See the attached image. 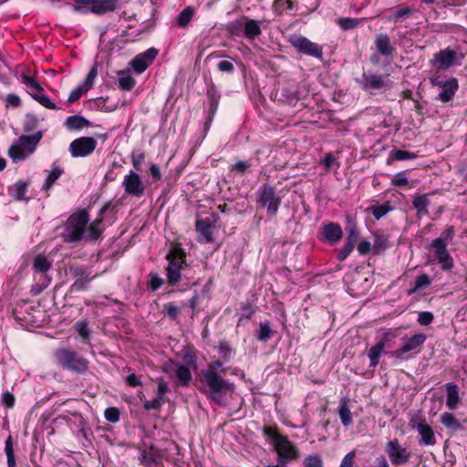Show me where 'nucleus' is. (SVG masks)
<instances>
[{
	"label": "nucleus",
	"mask_w": 467,
	"mask_h": 467,
	"mask_svg": "<svg viewBox=\"0 0 467 467\" xmlns=\"http://www.w3.org/2000/svg\"><path fill=\"white\" fill-rule=\"evenodd\" d=\"M98 66L99 64L95 62L91 68L89 69L88 74L87 75L85 81L81 84L87 90H89L94 84V80L98 76Z\"/></svg>",
	"instance_id": "obj_41"
},
{
	"label": "nucleus",
	"mask_w": 467,
	"mask_h": 467,
	"mask_svg": "<svg viewBox=\"0 0 467 467\" xmlns=\"http://www.w3.org/2000/svg\"><path fill=\"white\" fill-rule=\"evenodd\" d=\"M87 91L88 90L82 85H78L69 93L67 101L69 103H73L78 100L81 98V96Z\"/></svg>",
	"instance_id": "obj_52"
},
{
	"label": "nucleus",
	"mask_w": 467,
	"mask_h": 467,
	"mask_svg": "<svg viewBox=\"0 0 467 467\" xmlns=\"http://www.w3.org/2000/svg\"><path fill=\"white\" fill-rule=\"evenodd\" d=\"M392 157L397 161L413 160L417 154L408 150H396L392 151Z\"/></svg>",
	"instance_id": "obj_50"
},
{
	"label": "nucleus",
	"mask_w": 467,
	"mask_h": 467,
	"mask_svg": "<svg viewBox=\"0 0 467 467\" xmlns=\"http://www.w3.org/2000/svg\"><path fill=\"white\" fill-rule=\"evenodd\" d=\"M354 458H355V451L348 452L343 458L339 467H353Z\"/></svg>",
	"instance_id": "obj_64"
},
{
	"label": "nucleus",
	"mask_w": 467,
	"mask_h": 467,
	"mask_svg": "<svg viewBox=\"0 0 467 467\" xmlns=\"http://www.w3.org/2000/svg\"><path fill=\"white\" fill-rule=\"evenodd\" d=\"M201 380L206 384V389L202 391L207 398L221 407H226L228 404V395H232L234 392V384L224 379L220 375L212 373L205 378H202Z\"/></svg>",
	"instance_id": "obj_1"
},
{
	"label": "nucleus",
	"mask_w": 467,
	"mask_h": 467,
	"mask_svg": "<svg viewBox=\"0 0 467 467\" xmlns=\"http://www.w3.org/2000/svg\"><path fill=\"white\" fill-rule=\"evenodd\" d=\"M150 287L152 291L158 290L163 284V279L161 278L156 274H150Z\"/></svg>",
	"instance_id": "obj_61"
},
{
	"label": "nucleus",
	"mask_w": 467,
	"mask_h": 467,
	"mask_svg": "<svg viewBox=\"0 0 467 467\" xmlns=\"http://www.w3.org/2000/svg\"><path fill=\"white\" fill-rule=\"evenodd\" d=\"M244 36L248 39H254L261 35V27L259 22L248 17H244Z\"/></svg>",
	"instance_id": "obj_23"
},
{
	"label": "nucleus",
	"mask_w": 467,
	"mask_h": 467,
	"mask_svg": "<svg viewBox=\"0 0 467 467\" xmlns=\"http://www.w3.org/2000/svg\"><path fill=\"white\" fill-rule=\"evenodd\" d=\"M447 243L441 239H434L431 247L433 249L439 262L442 264V269L451 270L453 267V260L447 250Z\"/></svg>",
	"instance_id": "obj_17"
},
{
	"label": "nucleus",
	"mask_w": 467,
	"mask_h": 467,
	"mask_svg": "<svg viewBox=\"0 0 467 467\" xmlns=\"http://www.w3.org/2000/svg\"><path fill=\"white\" fill-rule=\"evenodd\" d=\"M196 231L203 236L207 243L213 241V226L209 218L199 219L195 223Z\"/></svg>",
	"instance_id": "obj_24"
},
{
	"label": "nucleus",
	"mask_w": 467,
	"mask_h": 467,
	"mask_svg": "<svg viewBox=\"0 0 467 467\" xmlns=\"http://www.w3.org/2000/svg\"><path fill=\"white\" fill-rule=\"evenodd\" d=\"M164 310L169 316V317L172 320H176L179 314L181 313V308L177 307L172 303H168L164 305Z\"/></svg>",
	"instance_id": "obj_59"
},
{
	"label": "nucleus",
	"mask_w": 467,
	"mask_h": 467,
	"mask_svg": "<svg viewBox=\"0 0 467 467\" xmlns=\"http://www.w3.org/2000/svg\"><path fill=\"white\" fill-rule=\"evenodd\" d=\"M346 231L348 233L347 242L356 245V243L359 238V231L356 221L351 216H347Z\"/></svg>",
	"instance_id": "obj_31"
},
{
	"label": "nucleus",
	"mask_w": 467,
	"mask_h": 467,
	"mask_svg": "<svg viewBox=\"0 0 467 467\" xmlns=\"http://www.w3.org/2000/svg\"><path fill=\"white\" fill-rule=\"evenodd\" d=\"M130 66L137 74H141L148 68L150 63L148 60H131Z\"/></svg>",
	"instance_id": "obj_54"
},
{
	"label": "nucleus",
	"mask_w": 467,
	"mask_h": 467,
	"mask_svg": "<svg viewBox=\"0 0 467 467\" xmlns=\"http://www.w3.org/2000/svg\"><path fill=\"white\" fill-rule=\"evenodd\" d=\"M273 336V331L267 323H261L257 333V339L266 342Z\"/></svg>",
	"instance_id": "obj_42"
},
{
	"label": "nucleus",
	"mask_w": 467,
	"mask_h": 467,
	"mask_svg": "<svg viewBox=\"0 0 467 467\" xmlns=\"http://www.w3.org/2000/svg\"><path fill=\"white\" fill-rule=\"evenodd\" d=\"M431 281L430 276L427 274L422 273L416 277L415 285L410 290H409L408 294L411 295L412 293H415L418 290L427 288L428 286L431 285Z\"/></svg>",
	"instance_id": "obj_35"
},
{
	"label": "nucleus",
	"mask_w": 467,
	"mask_h": 467,
	"mask_svg": "<svg viewBox=\"0 0 467 467\" xmlns=\"http://www.w3.org/2000/svg\"><path fill=\"white\" fill-rule=\"evenodd\" d=\"M74 11L87 12L88 10L98 15L112 12L116 9L118 0H76Z\"/></svg>",
	"instance_id": "obj_9"
},
{
	"label": "nucleus",
	"mask_w": 467,
	"mask_h": 467,
	"mask_svg": "<svg viewBox=\"0 0 467 467\" xmlns=\"http://www.w3.org/2000/svg\"><path fill=\"white\" fill-rule=\"evenodd\" d=\"M412 204L417 211L418 217L426 216L429 213V194L416 195L412 200Z\"/></svg>",
	"instance_id": "obj_25"
},
{
	"label": "nucleus",
	"mask_w": 467,
	"mask_h": 467,
	"mask_svg": "<svg viewBox=\"0 0 467 467\" xmlns=\"http://www.w3.org/2000/svg\"><path fill=\"white\" fill-rule=\"evenodd\" d=\"M176 377L179 380L180 385L188 386L192 380V373L186 365H179L176 369Z\"/></svg>",
	"instance_id": "obj_33"
},
{
	"label": "nucleus",
	"mask_w": 467,
	"mask_h": 467,
	"mask_svg": "<svg viewBox=\"0 0 467 467\" xmlns=\"http://www.w3.org/2000/svg\"><path fill=\"white\" fill-rule=\"evenodd\" d=\"M67 128L70 130H81L89 125V121L79 115H72L67 118L65 122Z\"/></svg>",
	"instance_id": "obj_29"
},
{
	"label": "nucleus",
	"mask_w": 467,
	"mask_h": 467,
	"mask_svg": "<svg viewBox=\"0 0 467 467\" xmlns=\"http://www.w3.org/2000/svg\"><path fill=\"white\" fill-rule=\"evenodd\" d=\"M5 451L7 458V467H16V459L11 436H8V438L5 441Z\"/></svg>",
	"instance_id": "obj_39"
},
{
	"label": "nucleus",
	"mask_w": 467,
	"mask_h": 467,
	"mask_svg": "<svg viewBox=\"0 0 467 467\" xmlns=\"http://www.w3.org/2000/svg\"><path fill=\"white\" fill-rule=\"evenodd\" d=\"M93 277L86 275V277L78 278L72 285V290L74 291H84L88 289V283Z\"/></svg>",
	"instance_id": "obj_49"
},
{
	"label": "nucleus",
	"mask_w": 467,
	"mask_h": 467,
	"mask_svg": "<svg viewBox=\"0 0 467 467\" xmlns=\"http://www.w3.org/2000/svg\"><path fill=\"white\" fill-rule=\"evenodd\" d=\"M75 327H76V329L78 332V334L83 338H88V337H89V330H88V324L86 322H84V321L77 322Z\"/></svg>",
	"instance_id": "obj_63"
},
{
	"label": "nucleus",
	"mask_w": 467,
	"mask_h": 467,
	"mask_svg": "<svg viewBox=\"0 0 467 467\" xmlns=\"http://www.w3.org/2000/svg\"><path fill=\"white\" fill-rule=\"evenodd\" d=\"M349 399L347 397H343L340 400L339 407H338V415L340 417L341 422L345 427H348L352 423V414L349 410Z\"/></svg>",
	"instance_id": "obj_26"
},
{
	"label": "nucleus",
	"mask_w": 467,
	"mask_h": 467,
	"mask_svg": "<svg viewBox=\"0 0 467 467\" xmlns=\"http://www.w3.org/2000/svg\"><path fill=\"white\" fill-rule=\"evenodd\" d=\"M375 45L378 51L384 57L390 56L394 49L389 36L386 34L378 35L375 39Z\"/></svg>",
	"instance_id": "obj_21"
},
{
	"label": "nucleus",
	"mask_w": 467,
	"mask_h": 467,
	"mask_svg": "<svg viewBox=\"0 0 467 467\" xmlns=\"http://www.w3.org/2000/svg\"><path fill=\"white\" fill-rule=\"evenodd\" d=\"M55 358L57 363L64 369L71 370L78 374H84L88 370V360L73 350L67 348L57 349L55 351Z\"/></svg>",
	"instance_id": "obj_6"
},
{
	"label": "nucleus",
	"mask_w": 467,
	"mask_h": 467,
	"mask_svg": "<svg viewBox=\"0 0 467 467\" xmlns=\"http://www.w3.org/2000/svg\"><path fill=\"white\" fill-rule=\"evenodd\" d=\"M218 351L224 361H228L231 358L233 349L230 348L226 341H220Z\"/></svg>",
	"instance_id": "obj_51"
},
{
	"label": "nucleus",
	"mask_w": 467,
	"mask_h": 467,
	"mask_svg": "<svg viewBox=\"0 0 467 467\" xmlns=\"http://www.w3.org/2000/svg\"><path fill=\"white\" fill-rule=\"evenodd\" d=\"M360 23V19L358 18H350V17H342L339 18L337 24L343 30H349L356 28Z\"/></svg>",
	"instance_id": "obj_44"
},
{
	"label": "nucleus",
	"mask_w": 467,
	"mask_h": 467,
	"mask_svg": "<svg viewBox=\"0 0 467 467\" xmlns=\"http://www.w3.org/2000/svg\"><path fill=\"white\" fill-rule=\"evenodd\" d=\"M144 159H145V153L143 151L133 152L131 154V162H132L133 167L138 171L140 170L141 165L144 161Z\"/></svg>",
	"instance_id": "obj_56"
},
{
	"label": "nucleus",
	"mask_w": 467,
	"mask_h": 467,
	"mask_svg": "<svg viewBox=\"0 0 467 467\" xmlns=\"http://www.w3.org/2000/svg\"><path fill=\"white\" fill-rule=\"evenodd\" d=\"M427 336L424 333H417L410 338H403L400 348L392 352L391 356L398 359H403L404 355L420 348L426 341Z\"/></svg>",
	"instance_id": "obj_16"
},
{
	"label": "nucleus",
	"mask_w": 467,
	"mask_h": 467,
	"mask_svg": "<svg viewBox=\"0 0 467 467\" xmlns=\"http://www.w3.org/2000/svg\"><path fill=\"white\" fill-rule=\"evenodd\" d=\"M389 75L383 76L371 71H364L357 82L359 87L370 93L373 91H385L390 88Z\"/></svg>",
	"instance_id": "obj_8"
},
{
	"label": "nucleus",
	"mask_w": 467,
	"mask_h": 467,
	"mask_svg": "<svg viewBox=\"0 0 467 467\" xmlns=\"http://www.w3.org/2000/svg\"><path fill=\"white\" fill-rule=\"evenodd\" d=\"M42 136L41 130L31 135L20 136L17 142L10 146L8 150L9 157L14 161L25 160L27 155L34 152Z\"/></svg>",
	"instance_id": "obj_5"
},
{
	"label": "nucleus",
	"mask_w": 467,
	"mask_h": 467,
	"mask_svg": "<svg viewBox=\"0 0 467 467\" xmlns=\"http://www.w3.org/2000/svg\"><path fill=\"white\" fill-rule=\"evenodd\" d=\"M441 422L447 428L452 431H458L462 429V424L455 418V416L450 412H444L441 416Z\"/></svg>",
	"instance_id": "obj_34"
},
{
	"label": "nucleus",
	"mask_w": 467,
	"mask_h": 467,
	"mask_svg": "<svg viewBox=\"0 0 467 467\" xmlns=\"http://www.w3.org/2000/svg\"><path fill=\"white\" fill-rule=\"evenodd\" d=\"M194 15V9L192 6L184 8L177 17V25L180 27H185L191 22Z\"/></svg>",
	"instance_id": "obj_36"
},
{
	"label": "nucleus",
	"mask_w": 467,
	"mask_h": 467,
	"mask_svg": "<svg viewBox=\"0 0 467 467\" xmlns=\"http://www.w3.org/2000/svg\"><path fill=\"white\" fill-rule=\"evenodd\" d=\"M86 232L87 238L89 241H97L103 232L102 218H97L91 223H89V225H88L87 227Z\"/></svg>",
	"instance_id": "obj_28"
},
{
	"label": "nucleus",
	"mask_w": 467,
	"mask_h": 467,
	"mask_svg": "<svg viewBox=\"0 0 467 467\" xmlns=\"http://www.w3.org/2000/svg\"><path fill=\"white\" fill-rule=\"evenodd\" d=\"M118 76V86L121 90L130 91L136 85V80L131 76L130 68L119 70Z\"/></svg>",
	"instance_id": "obj_20"
},
{
	"label": "nucleus",
	"mask_w": 467,
	"mask_h": 467,
	"mask_svg": "<svg viewBox=\"0 0 467 467\" xmlns=\"http://www.w3.org/2000/svg\"><path fill=\"white\" fill-rule=\"evenodd\" d=\"M368 210L371 211V213L373 214L375 219L379 220L384 215H386L389 211H391V207L389 203L387 202L382 205L371 206Z\"/></svg>",
	"instance_id": "obj_40"
},
{
	"label": "nucleus",
	"mask_w": 467,
	"mask_h": 467,
	"mask_svg": "<svg viewBox=\"0 0 467 467\" xmlns=\"http://www.w3.org/2000/svg\"><path fill=\"white\" fill-rule=\"evenodd\" d=\"M342 229L338 223H330L325 225L323 234L326 240L330 243H336L342 238Z\"/></svg>",
	"instance_id": "obj_22"
},
{
	"label": "nucleus",
	"mask_w": 467,
	"mask_h": 467,
	"mask_svg": "<svg viewBox=\"0 0 467 467\" xmlns=\"http://www.w3.org/2000/svg\"><path fill=\"white\" fill-rule=\"evenodd\" d=\"M389 341L388 336L384 335V337L379 339L376 345L371 347L368 351V356L369 358V367L370 368H376L379 362V358L382 355V353L385 350L387 342Z\"/></svg>",
	"instance_id": "obj_19"
},
{
	"label": "nucleus",
	"mask_w": 467,
	"mask_h": 467,
	"mask_svg": "<svg viewBox=\"0 0 467 467\" xmlns=\"http://www.w3.org/2000/svg\"><path fill=\"white\" fill-rule=\"evenodd\" d=\"M420 440L419 441L420 445L433 446L436 444V438L432 428L426 424L424 421H420L415 426Z\"/></svg>",
	"instance_id": "obj_18"
},
{
	"label": "nucleus",
	"mask_w": 467,
	"mask_h": 467,
	"mask_svg": "<svg viewBox=\"0 0 467 467\" xmlns=\"http://www.w3.org/2000/svg\"><path fill=\"white\" fill-rule=\"evenodd\" d=\"M122 186L126 194L136 198H140L145 192V185L142 179L132 170L124 176Z\"/></svg>",
	"instance_id": "obj_12"
},
{
	"label": "nucleus",
	"mask_w": 467,
	"mask_h": 467,
	"mask_svg": "<svg viewBox=\"0 0 467 467\" xmlns=\"http://www.w3.org/2000/svg\"><path fill=\"white\" fill-rule=\"evenodd\" d=\"M431 83L441 88L437 99L443 103L451 101L459 88L458 80L455 78H451L445 81L441 80L438 77L431 78Z\"/></svg>",
	"instance_id": "obj_14"
},
{
	"label": "nucleus",
	"mask_w": 467,
	"mask_h": 467,
	"mask_svg": "<svg viewBox=\"0 0 467 467\" xmlns=\"http://www.w3.org/2000/svg\"><path fill=\"white\" fill-rule=\"evenodd\" d=\"M52 266V260H49L42 254H38L34 257L33 268L38 275H35L36 284L32 285L31 294L37 296L43 292L51 283V277L47 275V271Z\"/></svg>",
	"instance_id": "obj_7"
},
{
	"label": "nucleus",
	"mask_w": 467,
	"mask_h": 467,
	"mask_svg": "<svg viewBox=\"0 0 467 467\" xmlns=\"http://www.w3.org/2000/svg\"><path fill=\"white\" fill-rule=\"evenodd\" d=\"M119 410L116 407H109L104 411L106 420L111 423H116L119 420Z\"/></svg>",
	"instance_id": "obj_47"
},
{
	"label": "nucleus",
	"mask_w": 467,
	"mask_h": 467,
	"mask_svg": "<svg viewBox=\"0 0 467 467\" xmlns=\"http://www.w3.org/2000/svg\"><path fill=\"white\" fill-rule=\"evenodd\" d=\"M265 434L272 440L275 450L277 453V462L281 467L299 457V451L295 444H293L285 436L266 427L264 431Z\"/></svg>",
	"instance_id": "obj_3"
},
{
	"label": "nucleus",
	"mask_w": 467,
	"mask_h": 467,
	"mask_svg": "<svg viewBox=\"0 0 467 467\" xmlns=\"http://www.w3.org/2000/svg\"><path fill=\"white\" fill-rule=\"evenodd\" d=\"M223 367V361L217 359V360H213L212 362H210L207 366V368L206 369H202L201 371V377L202 378H205L207 377L210 373L212 374H214V375H219L218 374V369H220L221 368Z\"/></svg>",
	"instance_id": "obj_45"
},
{
	"label": "nucleus",
	"mask_w": 467,
	"mask_h": 467,
	"mask_svg": "<svg viewBox=\"0 0 467 467\" xmlns=\"http://www.w3.org/2000/svg\"><path fill=\"white\" fill-rule=\"evenodd\" d=\"M304 467H323L321 458L318 455H309L303 462Z\"/></svg>",
	"instance_id": "obj_53"
},
{
	"label": "nucleus",
	"mask_w": 467,
	"mask_h": 467,
	"mask_svg": "<svg viewBox=\"0 0 467 467\" xmlns=\"http://www.w3.org/2000/svg\"><path fill=\"white\" fill-rule=\"evenodd\" d=\"M165 258L169 262L166 267L168 284L171 286L177 285L182 280L181 272L187 265L186 253L180 244H172Z\"/></svg>",
	"instance_id": "obj_4"
},
{
	"label": "nucleus",
	"mask_w": 467,
	"mask_h": 467,
	"mask_svg": "<svg viewBox=\"0 0 467 467\" xmlns=\"http://www.w3.org/2000/svg\"><path fill=\"white\" fill-rule=\"evenodd\" d=\"M275 97H278V99L283 100L288 104H295L298 99L296 91L288 88L277 89Z\"/></svg>",
	"instance_id": "obj_32"
},
{
	"label": "nucleus",
	"mask_w": 467,
	"mask_h": 467,
	"mask_svg": "<svg viewBox=\"0 0 467 467\" xmlns=\"http://www.w3.org/2000/svg\"><path fill=\"white\" fill-rule=\"evenodd\" d=\"M32 98L39 102L42 106L49 109H57V105L51 101V99L43 94V91H38L37 93H31Z\"/></svg>",
	"instance_id": "obj_38"
},
{
	"label": "nucleus",
	"mask_w": 467,
	"mask_h": 467,
	"mask_svg": "<svg viewBox=\"0 0 467 467\" xmlns=\"http://www.w3.org/2000/svg\"><path fill=\"white\" fill-rule=\"evenodd\" d=\"M322 164L325 166L327 171L330 170L335 164L338 166L337 159L332 152H328L325 155L324 159L322 160Z\"/></svg>",
	"instance_id": "obj_60"
},
{
	"label": "nucleus",
	"mask_w": 467,
	"mask_h": 467,
	"mask_svg": "<svg viewBox=\"0 0 467 467\" xmlns=\"http://www.w3.org/2000/svg\"><path fill=\"white\" fill-rule=\"evenodd\" d=\"M64 171L57 163H53L52 170L48 172L47 179L42 186V189L46 192L49 191L53 184L58 180L63 174Z\"/></svg>",
	"instance_id": "obj_30"
},
{
	"label": "nucleus",
	"mask_w": 467,
	"mask_h": 467,
	"mask_svg": "<svg viewBox=\"0 0 467 467\" xmlns=\"http://www.w3.org/2000/svg\"><path fill=\"white\" fill-rule=\"evenodd\" d=\"M289 41L298 52L318 58L322 57V47L317 44L311 42L306 37L295 36H292Z\"/></svg>",
	"instance_id": "obj_13"
},
{
	"label": "nucleus",
	"mask_w": 467,
	"mask_h": 467,
	"mask_svg": "<svg viewBox=\"0 0 467 467\" xmlns=\"http://www.w3.org/2000/svg\"><path fill=\"white\" fill-rule=\"evenodd\" d=\"M22 83L26 85L28 88L34 90V93H37L38 91H43L42 87L36 82L33 78L23 74L22 75Z\"/></svg>",
	"instance_id": "obj_48"
},
{
	"label": "nucleus",
	"mask_w": 467,
	"mask_h": 467,
	"mask_svg": "<svg viewBox=\"0 0 467 467\" xmlns=\"http://www.w3.org/2000/svg\"><path fill=\"white\" fill-rule=\"evenodd\" d=\"M244 24L243 20H235L228 26V29L233 35L240 36L244 33Z\"/></svg>",
	"instance_id": "obj_58"
},
{
	"label": "nucleus",
	"mask_w": 467,
	"mask_h": 467,
	"mask_svg": "<svg viewBox=\"0 0 467 467\" xmlns=\"http://www.w3.org/2000/svg\"><path fill=\"white\" fill-rule=\"evenodd\" d=\"M434 319V316L431 312L423 311L420 312L418 316V322L421 326H429Z\"/></svg>",
	"instance_id": "obj_57"
},
{
	"label": "nucleus",
	"mask_w": 467,
	"mask_h": 467,
	"mask_svg": "<svg viewBox=\"0 0 467 467\" xmlns=\"http://www.w3.org/2000/svg\"><path fill=\"white\" fill-rule=\"evenodd\" d=\"M28 183L23 181H18L14 186V197L17 201H26V192L27 191Z\"/></svg>",
	"instance_id": "obj_37"
},
{
	"label": "nucleus",
	"mask_w": 467,
	"mask_h": 467,
	"mask_svg": "<svg viewBox=\"0 0 467 467\" xmlns=\"http://www.w3.org/2000/svg\"><path fill=\"white\" fill-rule=\"evenodd\" d=\"M446 389H447L446 406L450 410H454V409H456V407L460 401L458 386L454 383H448V384H446Z\"/></svg>",
	"instance_id": "obj_27"
},
{
	"label": "nucleus",
	"mask_w": 467,
	"mask_h": 467,
	"mask_svg": "<svg viewBox=\"0 0 467 467\" xmlns=\"http://www.w3.org/2000/svg\"><path fill=\"white\" fill-rule=\"evenodd\" d=\"M355 244L348 243L346 241L344 246L337 253V259L339 261H344L353 251Z\"/></svg>",
	"instance_id": "obj_55"
},
{
	"label": "nucleus",
	"mask_w": 467,
	"mask_h": 467,
	"mask_svg": "<svg viewBox=\"0 0 467 467\" xmlns=\"http://www.w3.org/2000/svg\"><path fill=\"white\" fill-rule=\"evenodd\" d=\"M89 214L86 210L72 213L65 223L61 237L67 243H77L83 239L86 233Z\"/></svg>",
	"instance_id": "obj_2"
},
{
	"label": "nucleus",
	"mask_w": 467,
	"mask_h": 467,
	"mask_svg": "<svg viewBox=\"0 0 467 467\" xmlns=\"http://www.w3.org/2000/svg\"><path fill=\"white\" fill-rule=\"evenodd\" d=\"M258 202L263 207H266L268 213L271 216H274L279 209L281 198L276 195L275 188L274 186L264 184L259 190Z\"/></svg>",
	"instance_id": "obj_10"
},
{
	"label": "nucleus",
	"mask_w": 467,
	"mask_h": 467,
	"mask_svg": "<svg viewBox=\"0 0 467 467\" xmlns=\"http://www.w3.org/2000/svg\"><path fill=\"white\" fill-rule=\"evenodd\" d=\"M389 247V239L388 236L381 234H376L374 238L373 249L375 251L385 250Z\"/></svg>",
	"instance_id": "obj_43"
},
{
	"label": "nucleus",
	"mask_w": 467,
	"mask_h": 467,
	"mask_svg": "<svg viewBox=\"0 0 467 467\" xmlns=\"http://www.w3.org/2000/svg\"><path fill=\"white\" fill-rule=\"evenodd\" d=\"M164 400L161 395H157L154 399L150 400H146L143 404V408L145 410H159L163 404Z\"/></svg>",
	"instance_id": "obj_46"
},
{
	"label": "nucleus",
	"mask_w": 467,
	"mask_h": 467,
	"mask_svg": "<svg viewBox=\"0 0 467 467\" xmlns=\"http://www.w3.org/2000/svg\"><path fill=\"white\" fill-rule=\"evenodd\" d=\"M97 140L92 137H80L69 144V152L73 158H83L90 155L96 149Z\"/></svg>",
	"instance_id": "obj_11"
},
{
	"label": "nucleus",
	"mask_w": 467,
	"mask_h": 467,
	"mask_svg": "<svg viewBox=\"0 0 467 467\" xmlns=\"http://www.w3.org/2000/svg\"><path fill=\"white\" fill-rule=\"evenodd\" d=\"M412 13V10L410 7H403L397 10L393 16H389V20H398L400 18L407 17Z\"/></svg>",
	"instance_id": "obj_62"
},
{
	"label": "nucleus",
	"mask_w": 467,
	"mask_h": 467,
	"mask_svg": "<svg viewBox=\"0 0 467 467\" xmlns=\"http://www.w3.org/2000/svg\"><path fill=\"white\" fill-rule=\"evenodd\" d=\"M386 452L394 465L405 464L410 458V452L406 448H402L397 439L388 442Z\"/></svg>",
	"instance_id": "obj_15"
}]
</instances>
